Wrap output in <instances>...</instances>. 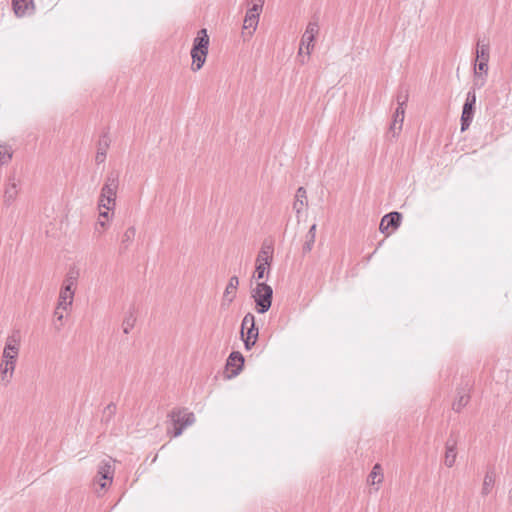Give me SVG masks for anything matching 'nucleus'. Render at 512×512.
I'll return each mask as SVG.
<instances>
[{
    "label": "nucleus",
    "instance_id": "nucleus-1",
    "mask_svg": "<svg viewBox=\"0 0 512 512\" xmlns=\"http://www.w3.org/2000/svg\"><path fill=\"white\" fill-rule=\"evenodd\" d=\"M21 335L18 330L13 331L6 338L0 363V377L4 385H8L14 375L17 359L20 352Z\"/></svg>",
    "mask_w": 512,
    "mask_h": 512
},
{
    "label": "nucleus",
    "instance_id": "nucleus-2",
    "mask_svg": "<svg viewBox=\"0 0 512 512\" xmlns=\"http://www.w3.org/2000/svg\"><path fill=\"white\" fill-rule=\"evenodd\" d=\"M119 186V174L112 171L108 173L105 183L101 189L98 207L106 210H114L116 205V196Z\"/></svg>",
    "mask_w": 512,
    "mask_h": 512
},
{
    "label": "nucleus",
    "instance_id": "nucleus-3",
    "mask_svg": "<svg viewBox=\"0 0 512 512\" xmlns=\"http://www.w3.org/2000/svg\"><path fill=\"white\" fill-rule=\"evenodd\" d=\"M209 47V36L207 34L206 29H201L198 31L196 38L193 41V46L191 49V57H192V66L191 69L193 71L200 70L205 61L208 54Z\"/></svg>",
    "mask_w": 512,
    "mask_h": 512
},
{
    "label": "nucleus",
    "instance_id": "nucleus-4",
    "mask_svg": "<svg viewBox=\"0 0 512 512\" xmlns=\"http://www.w3.org/2000/svg\"><path fill=\"white\" fill-rule=\"evenodd\" d=\"M251 297L254 299L256 312L264 314L271 308L273 289L265 282H258L251 291Z\"/></svg>",
    "mask_w": 512,
    "mask_h": 512
},
{
    "label": "nucleus",
    "instance_id": "nucleus-5",
    "mask_svg": "<svg viewBox=\"0 0 512 512\" xmlns=\"http://www.w3.org/2000/svg\"><path fill=\"white\" fill-rule=\"evenodd\" d=\"M169 417L174 425L173 437L180 436L186 427L195 422V415L192 412H186L180 409L172 410L169 413Z\"/></svg>",
    "mask_w": 512,
    "mask_h": 512
},
{
    "label": "nucleus",
    "instance_id": "nucleus-6",
    "mask_svg": "<svg viewBox=\"0 0 512 512\" xmlns=\"http://www.w3.org/2000/svg\"><path fill=\"white\" fill-rule=\"evenodd\" d=\"M489 44L484 41L477 42L476 49V63H475V77H481L478 75L477 70L481 73L487 74L488 62H489Z\"/></svg>",
    "mask_w": 512,
    "mask_h": 512
},
{
    "label": "nucleus",
    "instance_id": "nucleus-7",
    "mask_svg": "<svg viewBox=\"0 0 512 512\" xmlns=\"http://www.w3.org/2000/svg\"><path fill=\"white\" fill-rule=\"evenodd\" d=\"M74 280L73 278H67L64 281V284L60 290L59 298H58V305L59 307H62L63 310H67L73 302L74 298Z\"/></svg>",
    "mask_w": 512,
    "mask_h": 512
},
{
    "label": "nucleus",
    "instance_id": "nucleus-8",
    "mask_svg": "<svg viewBox=\"0 0 512 512\" xmlns=\"http://www.w3.org/2000/svg\"><path fill=\"white\" fill-rule=\"evenodd\" d=\"M318 32H319L318 23L313 22V21L309 22L306 27V30L302 36V39H301L299 54L302 52L303 46H305L306 50H307V54L310 55L311 50L314 47L313 43H314L315 37L318 34Z\"/></svg>",
    "mask_w": 512,
    "mask_h": 512
},
{
    "label": "nucleus",
    "instance_id": "nucleus-9",
    "mask_svg": "<svg viewBox=\"0 0 512 512\" xmlns=\"http://www.w3.org/2000/svg\"><path fill=\"white\" fill-rule=\"evenodd\" d=\"M244 330H247L245 336L246 338L252 339L253 341H257L259 330L256 327L255 316L252 313H247L242 319L241 337L245 335Z\"/></svg>",
    "mask_w": 512,
    "mask_h": 512
},
{
    "label": "nucleus",
    "instance_id": "nucleus-10",
    "mask_svg": "<svg viewBox=\"0 0 512 512\" xmlns=\"http://www.w3.org/2000/svg\"><path fill=\"white\" fill-rule=\"evenodd\" d=\"M243 366L244 356L238 351L231 352L226 361V368L231 372L228 377L237 376L242 371Z\"/></svg>",
    "mask_w": 512,
    "mask_h": 512
},
{
    "label": "nucleus",
    "instance_id": "nucleus-11",
    "mask_svg": "<svg viewBox=\"0 0 512 512\" xmlns=\"http://www.w3.org/2000/svg\"><path fill=\"white\" fill-rule=\"evenodd\" d=\"M114 476V467L109 462H101L97 471V478L103 480V483H100V489L106 490L110 484L112 483Z\"/></svg>",
    "mask_w": 512,
    "mask_h": 512
},
{
    "label": "nucleus",
    "instance_id": "nucleus-12",
    "mask_svg": "<svg viewBox=\"0 0 512 512\" xmlns=\"http://www.w3.org/2000/svg\"><path fill=\"white\" fill-rule=\"evenodd\" d=\"M402 221V214L397 211L390 212L381 219L379 230L385 233L389 228L397 229Z\"/></svg>",
    "mask_w": 512,
    "mask_h": 512
},
{
    "label": "nucleus",
    "instance_id": "nucleus-13",
    "mask_svg": "<svg viewBox=\"0 0 512 512\" xmlns=\"http://www.w3.org/2000/svg\"><path fill=\"white\" fill-rule=\"evenodd\" d=\"M457 457V440L452 435L447 439L445 443V456L444 464L451 468L454 466Z\"/></svg>",
    "mask_w": 512,
    "mask_h": 512
},
{
    "label": "nucleus",
    "instance_id": "nucleus-14",
    "mask_svg": "<svg viewBox=\"0 0 512 512\" xmlns=\"http://www.w3.org/2000/svg\"><path fill=\"white\" fill-rule=\"evenodd\" d=\"M19 181L14 176L8 178L5 191H4V202L10 205L17 197L19 192Z\"/></svg>",
    "mask_w": 512,
    "mask_h": 512
},
{
    "label": "nucleus",
    "instance_id": "nucleus-15",
    "mask_svg": "<svg viewBox=\"0 0 512 512\" xmlns=\"http://www.w3.org/2000/svg\"><path fill=\"white\" fill-rule=\"evenodd\" d=\"M404 116L405 107L397 106L393 116V122L389 127V131L392 133L393 137L397 136L400 133L404 121Z\"/></svg>",
    "mask_w": 512,
    "mask_h": 512
},
{
    "label": "nucleus",
    "instance_id": "nucleus-16",
    "mask_svg": "<svg viewBox=\"0 0 512 512\" xmlns=\"http://www.w3.org/2000/svg\"><path fill=\"white\" fill-rule=\"evenodd\" d=\"M109 146H110V139H109L107 133H105L100 137L99 142H98L97 153L95 156V161L97 164H101L105 161L106 155H107V150H108Z\"/></svg>",
    "mask_w": 512,
    "mask_h": 512
},
{
    "label": "nucleus",
    "instance_id": "nucleus-17",
    "mask_svg": "<svg viewBox=\"0 0 512 512\" xmlns=\"http://www.w3.org/2000/svg\"><path fill=\"white\" fill-rule=\"evenodd\" d=\"M239 285V279L237 276H232L223 293V302L230 304L233 302L236 296V291Z\"/></svg>",
    "mask_w": 512,
    "mask_h": 512
},
{
    "label": "nucleus",
    "instance_id": "nucleus-18",
    "mask_svg": "<svg viewBox=\"0 0 512 512\" xmlns=\"http://www.w3.org/2000/svg\"><path fill=\"white\" fill-rule=\"evenodd\" d=\"M12 6L17 16H24L33 11V0H12Z\"/></svg>",
    "mask_w": 512,
    "mask_h": 512
},
{
    "label": "nucleus",
    "instance_id": "nucleus-19",
    "mask_svg": "<svg viewBox=\"0 0 512 512\" xmlns=\"http://www.w3.org/2000/svg\"><path fill=\"white\" fill-rule=\"evenodd\" d=\"M474 111H475V106H470V104L463 105L461 119H460L462 132L467 130L469 128V126L471 125V123L473 121V117H474Z\"/></svg>",
    "mask_w": 512,
    "mask_h": 512
},
{
    "label": "nucleus",
    "instance_id": "nucleus-20",
    "mask_svg": "<svg viewBox=\"0 0 512 512\" xmlns=\"http://www.w3.org/2000/svg\"><path fill=\"white\" fill-rule=\"evenodd\" d=\"M273 259V246L271 244L263 243L257 255L256 262L263 264H271Z\"/></svg>",
    "mask_w": 512,
    "mask_h": 512
},
{
    "label": "nucleus",
    "instance_id": "nucleus-21",
    "mask_svg": "<svg viewBox=\"0 0 512 512\" xmlns=\"http://www.w3.org/2000/svg\"><path fill=\"white\" fill-rule=\"evenodd\" d=\"M273 259V246L271 244L263 243L257 255L256 262L263 264H271Z\"/></svg>",
    "mask_w": 512,
    "mask_h": 512
},
{
    "label": "nucleus",
    "instance_id": "nucleus-22",
    "mask_svg": "<svg viewBox=\"0 0 512 512\" xmlns=\"http://www.w3.org/2000/svg\"><path fill=\"white\" fill-rule=\"evenodd\" d=\"M307 205V195L304 187H299L296 191L295 202L293 204V208L296 211V214H300L303 207Z\"/></svg>",
    "mask_w": 512,
    "mask_h": 512
},
{
    "label": "nucleus",
    "instance_id": "nucleus-23",
    "mask_svg": "<svg viewBox=\"0 0 512 512\" xmlns=\"http://www.w3.org/2000/svg\"><path fill=\"white\" fill-rule=\"evenodd\" d=\"M485 83V79L483 77H475L473 81V89L467 93L466 101L464 104H470V106H475L476 104V93L475 88L480 89Z\"/></svg>",
    "mask_w": 512,
    "mask_h": 512
},
{
    "label": "nucleus",
    "instance_id": "nucleus-24",
    "mask_svg": "<svg viewBox=\"0 0 512 512\" xmlns=\"http://www.w3.org/2000/svg\"><path fill=\"white\" fill-rule=\"evenodd\" d=\"M494 484H495L494 471H487L484 476L483 485H482V489H481L482 496H487L488 494H490Z\"/></svg>",
    "mask_w": 512,
    "mask_h": 512
},
{
    "label": "nucleus",
    "instance_id": "nucleus-25",
    "mask_svg": "<svg viewBox=\"0 0 512 512\" xmlns=\"http://www.w3.org/2000/svg\"><path fill=\"white\" fill-rule=\"evenodd\" d=\"M316 238V224H313L308 230L305 236V242L303 244V253H308L312 250Z\"/></svg>",
    "mask_w": 512,
    "mask_h": 512
},
{
    "label": "nucleus",
    "instance_id": "nucleus-26",
    "mask_svg": "<svg viewBox=\"0 0 512 512\" xmlns=\"http://www.w3.org/2000/svg\"><path fill=\"white\" fill-rule=\"evenodd\" d=\"M409 99V89L406 85L401 84L396 95L397 106L406 107Z\"/></svg>",
    "mask_w": 512,
    "mask_h": 512
},
{
    "label": "nucleus",
    "instance_id": "nucleus-27",
    "mask_svg": "<svg viewBox=\"0 0 512 512\" xmlns=\"http://www.w3.org/2000/svg\"><path fill=\"white\" fill-rule=\"evenodd\" d=\"M258 22H259V18L256 15L254 16V14H252V13H251V15L246 13L244 21H243V29H245V30L249 29L250 30L249 33L252 34L256 30Z\"/></svg>",
    "mask_w": 512,
    "mask_h": 512
},
{
    "label": "nucleus",
    "instance_id": "nucleus-28",
    "mask_svg": "<svg viewBox=\"0 0 512 512\" xmlns=\"http://www.w3.org/2000/svg\"><path fill=\"white\" fill-rule=\"evenodd\" d=\"M270 266H271V264H269V263L263 264L260 262H256V267H255V272H254L253 277L258 281L264 279L265 274H269V272H270Z\"/></svg>",
    "mask_w": 512,
    "mask_h": 512
},
{
    "label": "nucleus",
    "instance_id": "nucleus-29",
    "mask_svg": "<svg viewBox=\"0 0 512 512\" xmlns=\"http://www.w3.org/2000/svg\"><path fill=\"white\" fill-rule=\"evenodd\" d=\"M136 234V229L134 226H130L126 229L122 236L121 244L123 245L124 249H127L129 245L132 243L134 237Z\"/></svg>",
    "mask_w": 512,
    "mask_h": 512
},
{
    "label": "nucleus",
    "instance_id": "nucleus-30",
    "mask_svg": "<svg viewBox=\"0 0 512 512\" xmlns=\"http://www.w3.org/2000/svg\"><path fill=\"white\" fill-rule=\"evenodd\" d=\"M65 310H63L62 307H59V305L57 304V307L56 309L54 310V320H53V326L55 328L56 331H60L63 327V318H64V312Z\"/></svg>",
    "mask_w": 512,
    "mask_h": 512
},
{
    "label": "nucleus",
    "instance_id": "nucleus-31",
    "mask_svg": "<svg viewBox=\"0 0 512 512\" xmlns=\"http://www.w3.org/2000/svg\"><path fill=\"white\" fill-rule=\"evenodd\" d=\"M469 395L466 393H463L457 397V399L453 402L452 408L456 412H460L463 407H465L469 402Z\"/></svg>",
    "mask_w": 512,
    "mask_h": 512
},
{
    "label": "nucleus",
    "instance_id": "nucleus-32",
    "mask_svg": "<svg viewBox=\"0 0 512 512\" xmlns=\"http://www.w3.org/2000/svg\"><path fill=\"white\" fill-rule=\"evenodd\" d=\"M135 322H136V317L134 316V314L132 312H130L123 320V323H122L123 332L125 334H128L130 332V330L134 327Z\"/></svg>",
    "mask_w": 512,
    "mask_h": 512
},
{
    "label": "nucleus",
    "instance_id": "nucleus-33",
    "mask_svg": "<svg viewBox=\"0 0 512 512\" xmlns=\"http://www.w3.org/2000/svg\"><path fill=\"white\" fill-rule=\"evenodd\" d=\"M12 158V151L6 145H0V166L8 163Z\"/></svg>",
    "mask_w": 512,
    "mask_h": 512
},
{
    "label": "nucleus",
    "instance_id": "nucleus-34",
    "mask_svg": "<svg viewBox=\"0 0 512 512\" xmlns=\"http://www.w3.org/2000/svg\"><path fill=\"white\" fill-rule=\"evenodd\" d=\"M380 471H381V466L379 464H376L369 474V479H371L372 484L382 482L383 475L381 474Z\"/></svg>",
    "mask_w": 512,
    "mask_h": 512
},
{
    "label": "nucleus",
    "instance_id": "nucleus-35",
    "mask_svg": "<svg viewBox=\"0 0 512 512\" xmlns=\"http://www.w3.org/2000/svg\"><path fill=\"white\" fill-rule=\"evenodd\" d=\"M116 412V405L113 403L108 404L103 411V419L108 422Z\"/></svg>",
    "mask_w": 512,
    "mask_h": 512
},
{
    "label": "nucleus",
    "instance_id": "nucleus-36",
    "mask_svg": "<svg viewBox=\"0 0 512 512\" xmlns=\"http://www.w3.org/2000/svg\"><path fill=\"white\" fill-rule=\"evenodd\" d=\"M256 2L252 5L251 8H249L247 10L246 13L250 14H256V16L259 18L260 16V12L262 11V7H263V4H264V0H255Z\"/></svg>",
    "mask_w": 512,
    "mask_h": 512
},
{
    "label": "nucleus",
    "instance_id": "nucleus-37",
    "mask_svg": "<svg viewBox=\"0 0 512 512\" xmlns=\"http://www.w3.org/2000/svg\"><path fill=\"white\" fill-rule=\"evenodd\" d=\"M106 226H107V221L98 219L96 226H95V231L102 233L105 230Z\"/></svg>",
    "mask_w": 512,
    "mask_h": 512
},
{
    "label": "nucleus",
    "instance_id": "nucleus-38",
    "mask_svg": "<svg viewBox=\"0 0 512 512\" xmlns=\"http://www.w3.org/2000/svg\"><path fill=\"white\" fill-rule=\"evenodd\" d=\"M242 340L244 342V346L246 350H250L256 343V341H253L252 339L246 338L245 335L242 337Z\"/></svg>",
    "mask_w": 512,
    "mask_h": 512
},
{
    "label": "nucleus",
    "instance_id": "nucleus-39",
    "mask_svg": "<svg viewBox=\"0 0 512 512\" xmlns=\"http://www.w3.org/2000/svg\"><path fill=\"white\" fill-rule=\"evenodd\" d=\"M109 211L110 210H106L104 208L99 209V219H102V220L105 219V221H108Z\"/></svg>",
    "mask_w": 512,
    "mask_h": 512
},
{
    "label": "nucleus",
    "instance_id": "nucleus-40",
    "mask_svg": "<svg viewBox=\"0 0 512 512\" xmlns=\"http://www.w3.org/2000/svg\"><path fill=\"white\" fill-rule=\"evenodd\" d=\"M508 502L512 504V488L508 492Z\"/></svg>",
    "mask_w": 512,
    "mask_h": 512
},
{
    "label": "nucleus",
    "instance_id": "nucleus-41",
    "mask_svg": "<svg viewBox=\"0 0 512 512\" xmlns=\"http://www.w3.org/2000/svg\"><path fill=\"white\" fill-rule=\"evenodd\" d=\"M95 483H98L100 485V483H103V480H100V478H95Z\"/></svg>",
    "mask_w": 512,
    "mask_h": 512
}]
</instances>
